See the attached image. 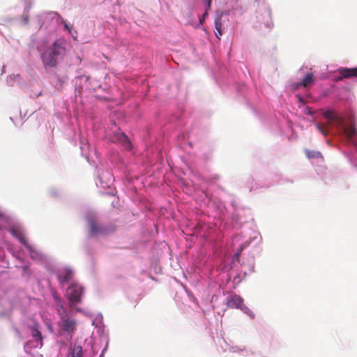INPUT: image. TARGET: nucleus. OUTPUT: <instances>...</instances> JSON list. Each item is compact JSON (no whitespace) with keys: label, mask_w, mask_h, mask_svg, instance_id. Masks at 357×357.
<instances>
[{"label":"nucleus","mask_w":357,"mask_h":357,"mask_svg":"<svg viewBox=\"0 0 357 357\" xmlns=\"http://www.w3.org/2000/svg\"><path fill=\"white\" fill-rule=\"evenodd\" d=\"M243 248H244L243 245H241L238 248V250H237L236 252L235 253V257H238L241 255V252H242V250H243Z\"/></svg>","instance_id":"a211bd4d"},{"label":"nucleus","mask_w":357,"mask_h":357,"mask_svg":"<svg viewBox=\"0 0 357 357\" xmlns=\"http://www.w3.org/2000/svg\"><path fill=\"white\" fill-rule=\"evenodd\" d=\"M226 305L228 307L236 309L240 308L243 310V300L238 295L231 294L227 297Z\"/></svg>","instance_id":"423d86ee"},{"label":"nucleus","mask_w":357,"mask_h":357,"mask_svg":"<svg viewBox=\"0 0 357 357\" xmlns=\"http://www.w3.org/2000/svg\"><path fill=\"white\" fill-rule=\"evenodd\" d=\"M73 273L70 269H65L58 275V280L61 283H67L73 278Z\"/></svg>","instance_id":"1a4fd4ad"},{"label":"nucleus","mask_w":357,"mask_h":357,"mask_svg":"<svg viewBox=\"0 0 357 357\" xmlns=\"http://www.w3.org/2000/svg\"><path fill=\"white\" fill-rule=\"evenodd\" d=\"M323 116L328 119L329 121L336 120L338 119V116L332 110H326L323 113ZM331 124L330 121H328L325 126L317 123L316 125L317 128L319 131L322 133L324 136H326L328 134V131L326 130V127L329 126Z\"/></svg>","instance_id":"39448f33"},{"label":"nucleus","mask_w":357,"mask_h":357,"mask_svg":"<svg viewBox=\"0 0 357 357\" xmlns=\"http://www.w3.org/2000/svg\"><path fill=\"white\" fill-rule=\"evenodd\" d=\"M340 74L344 78L357 77V68H342Z\"/></svg>","instance_id":"9b49d317"},{"label":"nucleus","mask_w":357,"mask_h":357,"mask_svg":"<svg viewBox=\"0 0 357 357\" xmlns=\"http://www.w3.org/2000/svg\"><path fill=\"white\" fill-rule=\"evenodd\" d=\"M65 41L62 39L55 40L52 46L42 54L43 63L49 67H54L59 55L63 54L66 52Z\"/></svg>","instance_id":"f257e3e1"},{"label":"nucleus","mask_w":357,"mask_h":357,"mask_svg":"<svg viewBox=\"0 0 357 357\" xmlns=\"http://www.w3.org/2000/svg\"><path fill=\"white\" fill-rule=\"evenodd\" d=\"M64 26H65V28H66V29L69 32H70V29L69 26H68L67 24H64Z\"/></svg>","instance_id":"6ab92c4d"},{"label":"nucleus","mask_w":357,"mask_h":357,"mask_svg":"<svg viewBox=\"0 0 357 357\" xmlns=\"http://www.w3.org/2000/svg\"><path fill=\"white\" fill-rule=\"evenodd\" d=\"M54 298L56 302V310L58 312V314L60 316L61 312H66L63 308V305L61 303V299L57 295L54 296Z\"/></svg>","instance_id":"2eb2a0df"},{"label":"nucleus","mask_w":357,"mask_h":357,"mask_svg":"<svg viewBox=\"0 0 357 357\" xmlns=\"http://www.w3.org/2000/svg\"><path fill=\"white\" fill-rule=\"evenodd\" d=\"M119 142L124 143L126 144V147L128 149H130V142L128 138V137L124 133H121L119 137Z\"/></svg>","instance_id":"dca6fc26"},{"label":"nucleus","mask_w":357,"mask_h":357,"mask_svg":"<svg viewBox=\"0 0 357 357\" xmlns=\"http://www.w3.org/2000/svg\"><path fill=\"white\" fill-rule=\"evenodd\" d=\"M314 79L312 73H308L306 76L301 81L294 84V88L298 89L300 87H308L314 84Z\"/></svg>","instance_id":"0eeeda50"},{"label":"nucleus","mask_w":357,"mask_h":357,"mask_svg":"<svg viewBox=\"0 0 357 357\" xmlns=\"http://www.w3.org/2000/svg\"><path fill=\"white\" fill-rule=\"evenodd\" d=\"M88 227L91 236H96L98 235H107L115 230L114 227L104 226L99 224L96 219L93 216L87 218Z\"/></svg>","instance_id":"f03ea898"},{"label":"nucleus","mask_w":357,"mask_h":357,"mask_svg":"<svg viewBox=\"0 0 357 357\" xmlns=\"http://www.w3.org/2000/svg\"><path fill=\"white\" fill-rule=\"evenodd\" d=\"M60 319L59 327L61 330L68 333L70 337L72 338L77 329V324L76 320L70 318L66 312L60 313Z\"/></svg>","instance_id":"7ed1b4c3"},{"label":"nucleus","mask_w":357,"mask_h":357,"mask_svg":"<svg viewBox=\"0 0 357 357\" xmlns=\"http://www.w3.org/2000/svg\"><path fill=\"white\" fill-rule=\"evenodd\" d=\"M84 293L83 287L77 284H72L68 289L67 297L71 305L80 303Z\"/></svg>","instance_id":"20e7f679"},{"label":"nucleus","mask_w":357,"mask_h":357,"mask_svg":"<svg viewBox=\"0 0 357 357\" xmlns=\"http://www.w3.org/2000/svg\"><path fill=\"white\" fill-rule=\"evenodd\" d=\"M28 21H29V18H28V17H27V16H26V17H24V23H25V24L28 23Z\"/></svg>","instance_id":"aec40b11"},{"label":"nucleus","mask_w":357,"mask_h":357,"mask_svg":"<svg viewBox=\"0 0 357 357\" xmlns=\"http://www.w3.org/2000/svg\"><path fill=\"white\" fill-rule=\"evenodd\" d=\"M213 0H204L206 3V12L203 15V17H205L208 15V11L211 9V3Z\"/></svg>","instance_id":"f3484780"},{"label":"nucleus","mask_w":357,"mask_h":357,"mask_svg":"<svg viewBox=\"0 0 357 357\" xmlns=\"http://www.w3.org/2000/svg\"><path fill=\"white\" fill-rule=\"evenodd\" d=\"M305 153L308 158H317L321 157V153L319 151L305 149Z\"/></svg>","instance_id":"ddd939ff"},{"label":"nucleus","mask_w":357,"mask_h":357,"mask_svg":"<svg viewBox=\"0 0 357 357\" xmlns=\"http://www.w3.org/2000/svg\"><path fill=\"white\" fill-rule=\"evenodd\" d=\"M344 132L347 137L351 139L357 133V130L354 123L344 126Z\"/></svg>","instance_id":"9d476101"},{"label":"nucleus","mask_w":357,"mask_h":357,"mask_svg":"<svg viewBox=\"0 0 357 357\" xmlns=\"http://www.w3.org/2000/svg\"><path fill=\"white\" fill-rule=\"evenodd\" d=\"M215 36L218 39H220V36L222 35V24L221 22L220 17H218L217 19H215Z\"/></svg>","instance_id":"f8f14e48"},{"label":"nucleus","mask_w":357,"mask_h":357,"mask_svg":"<svg viewBox=\"0 0 357 357\" xmlns=\"http://www.w3.org/2000/svg\"><path fill=\"white\" fill-rule=\"evenodd\" d=\"M82 347L81 346H75L71 352V357H82Z\"/></svg>","instance_id":"4468645a"},{"label":"nucleus","mask_w":357,"mask_h":357,"mask_svg":"<svg viewBox=\"0 0 357 357\" xmlns=\"http://www.w3.org/2000/svg\"><path fill=\"white\" fill-rule=\"evenodd\" d=\"M31 334L33 337L35 339V340L38 342H39L40 345H43V337L42 335V333H40L39 330V324L38 323H34L31 327Z\"/></svg>","instance_id":"6e6552de"}]
</instances>
